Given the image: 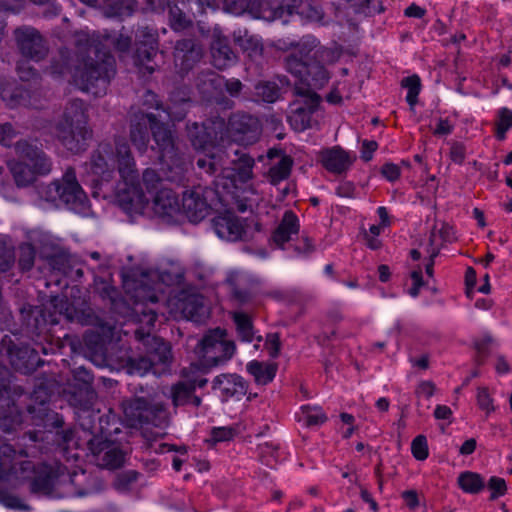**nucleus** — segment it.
Masks as SVG:
<instances>
[{"mask_svg": "<svg viewBox=\"0 0 512 512\" xmlns=\"http://www.w3.org/2000/svg\"><path fill=\"white\" fill-rule=\"evenodd\" d=\"M45 401L42 400L40 402L41 406L38 409V415L37 417L40 418V420L43 423V426L45 428L53 427V428H62L64 425V420L61 416L58 415V413L48 409L44 405Z\"/></svg>", "mask_w": 512, "mask_h": 512, "instance_id": "55", "label": "nucleus"}, {"mask_svg": "<svg viewBox=\"0 0 512 512\" xmlns=\"http://www.w3.org/2000/svg\"><path fill=\"white\" fill-rule=\"evenodd\" d=\"M42 257L53 271L68 275L72 270L70 255L62 249H54L51 253H43Z\"/></svg>", "mask_w": 512, "mask_h": 512, "instance_id": "43", "label": "nucleus"}, {"mask_svg": "<svg viewBox=\"0 0 512 512\" xmlns=\"http://www.w3.org/2000/svg\"><path fill=\"white\" fill-rule=\"evenodd\" d=\"M169 20L170 27L174 31H182L192 25L191 19L188 18L186 14L176 5L170 7L169 9Z\"/></svg>", "mask_w": 512, "mask_h": 512, "instance_id": "56", "label": "nucleus"}, {"mask_svg": "<svg viewBox=\"0 0 512 512\" xmlns=\"http://www.w3.org/2000/svg\"><path fill=\"white\" fill-rule=\"evenodd\" d=\"M254 159L243 157L236 170H224L217 175L211 186L197 185L183 193L182 208L190 222L198 223L211 211L219 210L238 202L245 191V185L252 178Z\"/></svg>", "mask_w": 512, "mask_h": 512, "instance_id": "2", "label": "nucleus"}, {"mask_svg": "<svg viewBox=\"0 0 512 512\" xmlns=\"http://www.w3.org/2000/svg\"><path fill=\"white\" fill-rule=\"evenodd\" d=\"M191 99L184 90H177L171 93L170 104L164 106L163 111L172 121H181L185 118Z\"/></svg>", "mask_w": 512, "mask_h": 512, "instance_id": "36", "label": "nucleus"}, {"mask_svg": "<svg viewBox=\"0 0 512 512\" xmlns=\"http://www.w3.org/2000/svg\"><path fill=\"white\" fill-rule=\"evenodd\" d=\"M300 224L297 215L292 210L284 212L283 217L272 233V241L280 248L299 233Z\"/></svg>", "mask_w": 512, "mask_h": 512, "instance_id": "31", "label": "nucleus"}, {"mask_svg": "<svg viewBox=\"0 0 512 512\" xmlns=\"http://www.w3.org/2000/svg\"><path fill=\"white\" fill-rule=\"evenodd\" d=\"M194 393V387L189 386L184 381H179L172 385L170 389V398L174 407L189 404V397Z\"/></svg>", "mask_w": 512, "mask_h": 512, "instance_id": "50", "label": "nucleus"}, {"mask_svg": "<svg viewBox=\"0 0 512 512\" xmlns=\"http://www.w3.org/2000/svg\"><path fill=\"white\" fill-rule=\"evenodd\" d=\"M159 51L158 34L149 27H139L135 32L134 62L152 74L155 66L152 64Z\"/></svg>", "mask_w": 512, "mask_h": 512, "instance_id": "12", "label": "nucleus"}, {"mask_svg": "<svg viewBox=\"0 0 512 512\" xmlns=\"http://www.w3.org/2000/svg\"><path fill=\"white\" fill-rule=\"evenodd\" d=\"M186 130L189 141L197 150L213 145L218 138V134L211 122L188 123Z\"/></svg>", "mask_w": 512, "mask_h": 512, "instance_id": "27", "label": "nucleus"}, {"mask_svg": "<svg viewBox=\"0 0 512 512\" xmlns=\"http://www.w3.org/2000/svg\"><path fill=\"white\" fill-rule=\"evenodd\" d=\"M153 140L156 144L157 153L159 154V159L163 157H171L172 153H175L178 148L175 146V140L172 135L171 130L158 119L152 125V133ZM153 150L154 146L151 147Z\"/></svg>", "mask_w": 512, "mask_h": 512, "instance_id": "29", "label": "nucleus"}, {"mask_svg": "<svg viewBox=\"0 0 512 512\" xmlns=\"http://www.w3.org/2000/svg\"><path fill=\"white\" fill-rule=\"evenodd\" d=\"M71 484L75 487L73 495L76 497H85L95 494L101 490L100 483L96 477L81 474H73L70 478Z\"/></svg>", "mask_w": 512, "mask_h": 512, "instance_id": "38", "label": "nucleus"}, {"mask_svg": "<svg viewBox=\"0 0 512 512\" xmlns=\"http://www.w3.org/2000/svg\"><path fill=\"white\" fill-rule=\"evenodd\" d=\"M411 452L414 458L419 461L427 459L429 452L427 439L424 435H418L412 440Z\"/></svg>", "mask_w": 512, "mask_h": 512, "instance_id": "60", "label": "nucleus"}, {"mask_svg": "<svg viewBox=\"0 0 512 512\" xmlns=\"http://www.w3.org/2000/svg\"><path fill=\"white\" fill-rule=\"evenodd\" d=\"M88 448L94 463L107 470H116L125 463L126 452L116 443L93 437L88 441Z\"/></svg>", "mask_w": 512, "mask_h": 512, "instance_id": "13", "label": "nucleus"}, {"mask_svg": "<svg viewBox=\"0 0 512 512\" xmlns=\"http://www.w3.org/2000/svg\"><path fill=\"white\" fill-rule=\"evenodd\" d=\"M8 166L15 184L20 188L32 185L36 181L37 176H41L36 171L35 166L22 160H12L8 163Z\"/></svg>", "mask_w": 512, "mask_h": 512, "instance_id": "34", "label": "nucleus"}, {"mask_svg": "<svg viewBox=\"0 0 512 512\" xmlns=\"http://www.w3.org/2000/svg\"><path fill=\"white\" fill-rule=\"evenodd\" d=\"M487 488L491 492L489 497V500L491 501H494L497 498L505 495L507 492L506 481L503 478L497 476H492L489 479Z\"/></svg>", "mask_w": 512, "mask_h": 512, "instance_id": "61", "label": "nucleus"}, {"mask_svg": "<svg viewBox=\"0 0 512 512\" xmlns=\"http://www.w3.org/2000/svg\"><path fill=\"white\" fill-rule=\"evenodd\" d=\"M122 410L131 427L149 424L162 427L168 422V412L165 405L144 397H135L123 401Z\"/></svg>", "mask_w": 512, "mask_h": 512, "instance_id": "9", "label": "nucleus"}, {"mask_svg": "<svg viewBox=\"0 0 512 512\" xmlns=\"http://www.w3.org/2000/svg\"><path fill=\"white\" fill-rule=\"evenodd\" d=\"M71 53L68 49H61L58 56L53 57L50 62L49 72L53 76H63L71 72Z\"/></svg>", "mask_w": 512, "mask_h": 512, "instance_id": "49", "label": "nucleus"}, {"mask_svg": "<svg viewBox=\"0 0 512 512\" xmlns=\"http://www.w3.org/2000/svg\"><path fill=\"white\" fill-rule=\"evenodd\" d=\"M24 394V389L14 383L10 370L0 365V401L5 404H14L16 399Z\"/></svg>", "mask_w": 512, "mask_h": 512, "instance_id": "35", "label": "nucleus"}, {"mask_svg": "<svg viewBox=\"0 0 512 512\" xmlns=\"http://www.w3.org/2000/svg\"><path fill=\"white\" fill-rule=\"evenodd\" d=\"M160 160L165 166V180L176 185H184L192 166L189 157L185 153L177 151L172 153L171 157H163Z\"/></svg>", "mask_w": 512, "mask_h": 512, "instance_id": "24", "label": "nucleus"}, {"mask_svg": "<svg viewBox=\"0 0 512 512\" xmlns=\"http://www.w3.org/2000/svg\"><path fill=\"white\" fill-rule=\"evenodd\" d=\"M203 55V46L196 38H183L175 43L173 51L174 63L182 74L192 70L200 62Z\"/></svg>", "mask_w": 512, "mask_h": 512, "instance_id": "16", "label": "nucleus"}, {"mask_svg": "<svg viewBox=\"0 0 512 512\" xmlns=\"http://www.w3.org/2000/svg\"><path fill=\"white\" fill-rule=\"evenodd\" d=\"M319 159L327 171L340 175L350 169L356 160V155L345 151L340 146H333L332 148H326L320 151Z\"/></svg>", "mask_w": 512, "mask_h": 512, "instance_id": "23", "label": "nucleus"}, {"mask_svg": "<svg viewBox=\"0 0 512 512\" xmlns=\"http://www.w3.org/2000/svg\"><path fill=\"white\" fill-rule=\"evenodd\" d=\"M401 86L408 89L406 101L413 107L418 101V95L421 90V80L418 75L414 74L402 79Z\"/></svg>", "mask_w": 512, "mask_h": 512, "instance_id": "54", "label": "nucleus"}, {"mask_svg": "<svg viewBox=\"0 0 512 512\" xmlns=\"http://www.w3.org/2000/svg\"><path fill=\"white\" fill-rule=\"evenodd\" d=\"M61 317L81 325H97L99 321L85 302L82 303V307H76L67 297L53 296L48 305L35 307L29 312L26 320L27 331L46 338L51 328L60 322Z\"/></svg>", "mask_w": 512, "mask_h": 512, "instance_id": "5", "label": "nucleus"}, {"mask_svg": "<svg viewBox=\"0 0 512 512\" xmlns=\"http://www.w3.org/2000/svg\"><path fill=\"white\" fill-rule=\"evenodd\" d=\"M246 368L258 385H267L275 378L278 365L273 362L253 360L247 364Z\"/></svg>", "mask_w": 512, "mask_h": 512, "instance_id": "37", "label": "nucleus"}, {"mask_svg": "<svg viewBox=\"0 0 512 512\" xmlns=\"http://www.w3.org/2000/svg\"><path fill=\"white\" fill-rule=\"evenodd\" d=\"M512 128V110L503 107L498 111V120L495 123V136L502 141L507 131Z\"/></svg>", "mask_w": 512, "mask_h": 512, "instance_id": "53", "label": "nucleus"}, {"mask_svg": "<svg viewBox=\"0 0 512 512\" xmlns=\"http://www.w3.org/2000/svg\"><path fill=\"white\" fill-rule=\"evenodd\" d=\"M15 262V251L12 246L0 243V272L8 271Z\"/></svg>", "mask_w": 512, "mask_h": 512, "instance_id": "63", "label": "nucleus"}, {"mask_svg": "<svg viewBox=\"0 0 512 512\" xmlns=\"http://www.w3.org/2000/svg\"><path fill=\"white\" fill-rule=\"evenodd\" d=\"M95 58L88 56L72 72L73 82L82 91L98 97L106 93L110 80L116 73L115 59L109 53L94 50Z\"/></svg>", "mask_w": 512, "mask_h": 512, "instance_id": "6", "label": "nucleus"}, {"mask_svg": "<svg viewBox=\"0 0 512 512\" xmlns=\"http://www.w3.org/2000/svg\"><path fill=\"white\" fill-rule=\"evenodd\" d=\"M305 414V423L307 426H318L327 421L326 414L319 407L303 406Z\"/></svg>", "mask_w": 512, "mask_h": 512, "instance_id": "59", "label": "nucleus"}, {"mask_svg": "<svg viewBox=\"0 0 512 512\" xmlns=\"http://www.w3.org/2000/svg\"><path fill=\"white\" fill-rule=\"evenodd\" d=\"M133 297L137 305L142 304L144 306L141 310H137V312L143 314L147 318V324L153 326L157 320V313L155 310L148 308L147 305L158 302L159 299L156 292L150 287L140 284L135 287Z\"/></svg>", "mask_w": 512, "mask_h": 512, "instance_id": "33", "label": "nucleus"}, {"mask_svg": "<svg viewBox=\"0 0 512 512\" xmlns=\"http://www.w3.org/2000/svg\"><path fill=\"white\" fill-rule=\"evenodd\" d=\"M227 331L220 327L208 331L197 345L199 368L208 373L212 368L225 364L235 354L234 341L227 340Z\"/></svg>", "mask_w": 512, "mask_h": 512, "instance_id": "7", "label": "nucleus"}, {"mask_svg": "<svg viewBox=\"0 0 512 512\" xmlns=\"http://www.w3.org/2000/svg\"><path fill=\"white\" fill-rule=\"evenodd\" d=\"M126 366L129 373L139 375H144L155 368L148 355L139 358L128 357L126 360Z\"/></svg>", "mask_w": 512, "mask_h": 512, "instance_id": "58", "label": "nucleus"}, {"mask_svg": "<svg viewBox=\"0 0 512 512\" xmlns=\"http://www.w3.org/2000/svg\"><path fill=\"white\" fill-rule=\"evenodd\" d=\"M294 160L290 155H282L281 159L273 164L268 170V178L272 185L289 178Z\"/></svg>", "mask_w": 512, "mask_h": 512, "instance_id": "44", "label": "nucleus"}, {"mask_svg": "<svg viewBox=\"0 0 512 512\" xmlns=\"http://www.w3.org/2000/svg\"><path fill=\"white\" fill-rule=\"evenodd\" d=\"M153 210L159 217H173L180 211L177 193L168 187L159 189L153 199Z\"/></svg>", "mask_w": 512, "mask_h": 512, "instance_id": "28", "label": "nucleus"}, {"mask_svg": "<svg viewBox=\"0 0 512 512\" xmlns=\"http://www.w3.org/2000/svg\"><path fill=\"white\" fill-rule=\"evenodd\" d=\"M22 423V416L19 408L14 404L0 406V432L10 433Z\"/></svg>", "mask_w": 512, "mask_h": 512, "instance_id": "41", "label": "nucleus"}, {"mask_svg": "<svg viewBox=\"0 0 512 512\" xmlns=\"http://www.w3.org/2000/svg\"><path fill=\"white\" fill-rule=\"evenodd\" d=\"M299 3L300 0H249L247 6L256 17L273 21L291 15Z\"/></svg>", "mask_w": 512, "mask_h": 512, "instance_id": "17", "label": "nucleus"}, {"mask_svg": "<svg viewBox=\"0 0 512 512\" xmlns=\"http://www.w3.org/2000/svg\"><path fill=\"white\" fill-rule=\"evenodd\" d=\"M154 345L148 352V357L152 364L155 366L163 365L168 366L172 360L171 346L169 342L161 338H154Z\"/></svg>", "mask_w": 512, "mask_h": 512, "instance_id": "45", "label": "nucleus"}, {"mask_svg": "<svg viewBox=\"0 0 512 512\" xmlns=\"http://www.w3.org/2000/svg\"><path fill=\"white\" fill-rule=\"evenodd\" d=\"M156 121L157 117L154 114L141 109L129 113V138L140 153L147 151L152 125Z\"/></svg>", "mask_w": 512, "mask_h": 512, "instance_id": "14", "label": "nucleus"}, {"mask_svg": "<svg viewBox=\"0 0 512 512\" xmlns=\"http://www.w3.org/2000/svg\"><path fill=\"white\" fill-rule=\"evenodd\" d=\"M40 195L48 202L64 204L74 211L82 210L88 200L72 166L65 169L61 179H56L44 186L40 190Z\"/></svg>", "mask_w": 512, "mask_h": 512, "instance_id": "8", "label": "nucleus"}, {"mask_svg": "<svg viewBox=\"0 0 512 512\" xmlns=\"http://www.w3.org/2000/svg\"><path fill=\"white\" fill-rule=\"evenodd\" d=\"M183 315L195 322L201 321L206 315L204 298L201 295H189L181 304Z\"/></svg>", "mask_w": 512, "mask_h": 512, "instance_id": "42", "label": "nucleus"}, {"mask_svg": "<svg viewBox=\"0 0 512 512\" xmlns=\"http://www.w3.org/2000/svg\"><path fill=\"white\" fill-rule=\"evenodd\" d=\"M255 95L266 103H274L281 98V88L274 81H259L255 85Z\"/></svg>", "mask_w": 512, "mask_h": 512, "instance_id": "47", "label": "nucleus"}, {"mask_svg": "<svg viewBox=\"0 0 512 512\" xmlns=\"http://www.w3.org/2000/svg\"><path fill=\"white\" fill-rule=\"evenodd\" d=\"M27 452H17L12 445L0 446V480L27 482L33 494H49L53 489L55 470L45 463L23 459Z\"/></svg>", "mask_w": 512, "mask_h": 512, "instance_id": "4", "label": "nucleus"}, {"mask_svg": "<svg viewBox=\"0 0 512 512\" xmlns=\"http://www.w3.org/2000/svg\"><path fill=\"white\" fill-rule=\"evenodd\" d=\"M117 171L123 180L117 187V200L126 210H138L147 202L139 182V174L130 147L125 140H117L115 147L109 142H101L92 152L89 167L96 182H109Z\"/></svg>", "mask_w": 512, "mask_h": 512, "instance_id": "3", "label": "nucleus"}, {"mask_svg": "<svg viewBox=\"0 0 512 512\" xmlns=\"http://www.w3.org/2000/svg\"><path fill=\"white\" fill-rule=\"evenodd\" d=\"M14 40L19 53L26 59L41 61L48 54V44L34 27L22 25L14 29Z\"/></svg>", "mask_w": 512, "mask_h": 512, "instance_id": "11", "label": "nucleus"}, {"mask_svg": "<svg viewBox=\"0 0 512 512\" xmlns=\"http://www.w3.org/2000/svg\"><path fill=\"white\" fill-rule=\"evenodd\" d=\"M235 42L242 48L251 61L255 62L257 65L262 63L264 46L260 39L253 35H248L246 32L244 36L235 37Z\"/></svg>", "mask_w": 512, "mask_h": 512, "instance_id": "40", "label": "nucleus"}, {"mask_svg": "<svg viewBox=\"0 0 512 512\" xmlns=\"http://www.w3.org/2000/svg\"><path fill=\"white\" fill-rule=\"evenodd\" d=\"M231 296L239 305H246L253 299L252 292L247 288H242L234 282H230Z\"/></svg>", "mask_w": 512, "mask_h": 512, "instance_id": "64", "label": "nucleus"}, {"mask_svg": "<svg viewBox=\"0 0 512 512\" xmlns=\"http://www.w3.org/2000/svg\"><path fill=\"white\" fill-rule=\"evenodd\" d=\"M73 380L76 384L69 398L70 403L75 406L91 404L95 396L93 389L94 376L91 371L83 366L75 368L73 370Z\"/></svg>", "mask_w": 512, "mask_h": 512, "instance_id": "20", "label": "nucleus"}, {"mask_svg": "<svg viewBox=\"0 0 512 512\" xmlns=\"http://www.w3.org/2000/svg\"><path fill=\"white\" fill-rule=\"evenodd\" d=\"M353 12L364 17H372L376 14L383 13L385 7L382 0H347Z\"/></svg>", "mask_w": 512, "mask_h": 512, "instance_id": "46", "label": "nucleus"}, {"mask_svg": "<svg viewBox=\"0 0 512 512\" xmlns=\"http://www.w3.org/2000/svg\"><path fill=\"white\" fill-rule=\"evenodd\" d=\"M236 326L238 338L243 342H252L255 338V331L252 318L244 312L236 311L231 314ZM258 342L262 341V336H257Z\"/></svg>", "mask_w": 512, "mask_h": 512, "instance_id": "39", "label": "nucleus"}, {"mask_svg": "<svg viewBox=\"0 0 512 512\" xmlns=\"http://www.w3.org/2000/svg\"><path fill=\"white\" fill-rule=\"evenodd\" d=\"M140 473L136 470H126L118 473L113 481V487L118 492L129 491L139 479Z\"/></svg>", "mask_w": 512, "mask_h": 512, "instance_id": "52", "label": "nucleus"}, {"mask_svg": "<svg viewBox=\"0 0 512 512\" xmlns=\"http://www.w3.org/2000/svg\"><path fill=\"white\" fill-rule=\"evenodd\" d=\"M164 181H166L165 177H162L155 169L147 168L143 171L142 183L148 192H157L164 187Z\"/></svg>", "mask_w": 512, "mask_h": 512, "instance_id": "57", "label": "nucleus"}, {"mask_svg": "<svg viewBox=\"0 0 512 512\" xmlns=\"http://www.w3.org/2000/svg\"><path fill=\"white\" fill-rule=\"evenodd\" d=\"M36 250L31 243H22L19 246L18 265L22 272L30 271L35 263Z\"/></svg>", "mask_w": 512, "mask_h": 512, "instance_id": "51", "label": "nucleus"}, {"mask_svg": "<svg viewBox=\"0 0 512 512\" xmlns=\"http://www.w3.org/2000/svg\"><path fill=\"white\" fill-rule=\"evenodd\" d=\"M14 151L18 160L29 162L35 166L41 176L48 175L52 170V161L42 149L36 139H20L14 144Z\"/></svg>", "mask_w": 512, "mask_h": 512, "instance_id": "15", "label": "nucleus"}, {"mask_svg": "<svg viewBox=\"0 0 512 512\" xmlns=\"http://www.w3.org/2000/svg\"><path fill=\"white\" fill-rule=\"evenodd\" d=\"M56 135L67 150L78 154L86 150L92 131L88 127L56 125Z\"/></svg>", "mask_w": 512, "mask_h": 512, "instance_id": "21", "label": "nucleus"}, {"mask_svg": "<svg viewBox=\"0 0 512 512\" xmlns=\"http://www.w3.org/2000/svg\"><path fill=\"white\" fill-rule=\"evenodd\" d=\"M296 49L283 57V66L298 81L293 87L294 101L290 121L298 130L311 128L312 115L322 102L316 90L323 88L330 79L327 64L334 63L337 54L334 49L320 44L314 36H306L300 42H291Z\"/></svg>", "mask_w": 512, "mask_h": 512, "instance_id": "1", "label": "nucleus"}, {"mask_svg": "<svg viewBox=\"0 0 512 512\" xmlns=\"http://www.w3.org/2000/svg\"><path fill=\"white\" fill-rule=\"evenodd\" d=\"M212 389L221 391L223 400L236 397L240 399L246 395L248 390V383L243 377L237 374H221L214 378L212 382Z\"/></svg>", "mask_w": 512, "mask_h": 512, "instance_id": "26", "label": "nucleus"}, {"mask_svg": "<svg viewBox=\"0 0 512 512\" xmlns=\"http://www.w3.org/2000/svg\"><path fill=\"white\" fill-rule=\"evenodd\" d=\"M458 484L463 491L471 494H477L485 487V482L481 475L470 471L459 475Z\"/></svg>", "mask_w": 512, "mask_h": 512, "instance_id": "48", "label": "nucleus"}, {"mask_svg": "<svg viewBox=\"0 0 512 512\" xmlns=\"http://www.w3.org/2000/svg\"><path fill=\"white\" fill-rule=\"evenodd\" d=\"M211 63L218 70L227 69L238 61V54L232 48L228 37L214 31L210 42Z\"/></svg>", "mask_w": 512, "mask_h": 512, "instance_id": "19", "label": "nucleus"}, {"mask_svg": "<svg viewBox=\"0 0 512 512\" xmlns=\"http://www.w3.org/2000/svg\"><path fill=\"white\" fill-rule=\"evenodd\" d=\"M90 404L79 406L81 412L79 414V425L84 431H89L92 434L95 433V421L94 417L96 414L91 411L88 407Z\"/></svg>", "mask_w": 512, "mask_h": 512, "instance_id": "62", "label": "nucleus"}, {"mask_svg": "<svg viewBox=\"0 0 512 512\" xmlns=\"http://www.w3.org/2000/svg\"><path fill=\"white\" fill-rule=\"evenodd\" d=\"M229 128L238 140L246 144H253L261 135L262 125L260 120L248 113L237 112L229 119Z\"/></svg>", "mask_w": 512, "mask_h": 512, "instance_id": "18", "label": "nucleus"}, {"mask_svg": "<svg viewBox=\"0 0 512 512\" xmlns=\"http://www.w3.org/2000/svg\"><path fill=\"white\" fill-rule=\"evenodd\" d=\"M1 345L6 350L12 367L22 374H31L43 364L37 350L28 344L16 343L10 336L5 335L1 339Z\"/></svg>", "mask_w": 512, "mask_h": 512, "instance_id": "10", "label": "nucleus"}, {"mask_svg": "<svg viewBox=\"0 0 512 512\" xmlns=\"http://www.w3.org/2000/svg\"><path fill=\"white\" fill-rule=\"evenodd\" d=\"M245 156L250 157L248 154L242 153L236 160H232V167H225L229 159L228 152L218 149L213 153L199 157L196 160V165L200 170L204 171L210 176L214 175L218 171H221L219 175H222L224 170H236V168L239 166L241 158Z\"/></svg>", "mask_w": 512, "mask_h": 512, "instance_id": "25", "label": "nucleus"}, {"mask_svg": "<svg viewBox=\"0 0 512 512\" xmlns=\"http://www.w3.org/2000/svg\"><path fill=\"white\" fill-rule=\"evenodd\" d=\"M87 121L88 116L84 102L81 99H72L66 104L63 117L57 125L88 127Z\"/></svg>", "mask_w": 512, "mask_h": 512, "instance_id": "32", "label": "nucleus"}, {"mask_svg": "<svg viewBox=\"0 0 512 512\" xmlns=\"http://www.w3.org/2000/svg\"><path fill=\"white\" fill-rule=\"evenodd\" d=\"M212 225L220 238L229 241L242 240L246 234L244 221L229 211L214 217Z\"/></svg>", "mask_w": 512, "mask_h": 512, "instance_id": "22", "label": "nucleus"}, {"mask_svg": "<svg viewBox=\"0 0 512 512\" xmlns=\"http://www.w3.org/2000/svg\"><path fill=\"white\" fill-rule=\"evenodd\" d=\"M224 76L211 69H204L196 76V87L207 100L217 98L223 89Z\"/></svg>", "mask_w": 512, "mask_h": 512, "instance_id": "30", "label": "nucleus"}]
</instances>
